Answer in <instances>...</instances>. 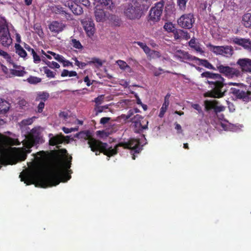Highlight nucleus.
I'll return each mask as SVG.
<instances>
[{
  "instance_id": "6",
  "label": "nucleus",
  "mask_w": 251,
  "mask_h": 251,
  "mask_svg": "<svg viewBox=\"0 0 251 251\" xmlns=\"http://www.w3.org/2000/svg\"><path fill=\"white\" fill-rule=\"evenodd\" d=\"M123 11L126 18L132 20L139 19L143 13L141 4L137 1L125 4Z\"/></svg>"
},
{
  "instance_id": "64",
  "label": "nucleus",
  "mask_w": 251,
  "mask_h": 251,
  "mask_svg": "<svg viewBox=\"0 0 251 251\" xmlns=\"http://www.w3.org/2000/svg\"><path fill=\"white\" fill-rule=\"evenodd\" d=\"M175 128L177 130V133H181L182 132V130L181 129V126L177 124V123H176L175 124Z\"/></svg>"
},
{
  "instance_id": "26",
  "label": "nucleus",
  "mask_w": 251,
  "mask_h": 251,
  "mask_svg": "<svg viewBox=\"0 0 251 251\" xmlns=\"http://www.w3.org/2000/svg\"><path fill=\"white\" fill-rule=\"evenodd\" d=\"M64 138L62 134L55 135L50 138L49 144L53 146L62 144L64 141Z\"/></svg>"
},
{
  "instance_id": "53",
  "label": "nucleus",
  "mask_w": 251,
  "mask_h": 251,
  "mask_svg": "<svg viewBox=\"0 0 251 251\" xmlns=\"http://www.w3.org/2000/svg\"><path fill=\"white\" fill-rule=\"evenodd\" d=\"M31 54L33 56V61L35 63H39L41 61L40 57L37 54L35 50L32 51Z\"/></svg>"
},
{
  "instance_id": "40",
  "label": "nucleus",
  "mask_w": 251,
  "mask_h": 251,
  "mask_svg": "<svg viewBox=\"0 0 251 251\" xmlns=\"http://www.w3.org/2000/svg\"><path fill=\"white\" fill-rule=\"evenodd\" d=\"M61 76L62 77H65L67 76L70 77L77 76V74L75 71H69L68 70L64 69L61 74Z\"/></svg>"
},
{
  "instance_id": "31",
  "label": "nucleus",
  "mask_w": 251,
  "mask_h": 251,
  "mask_svg": "<svg viewBox=\"0 0 251 251\" xmlns=\"http://www.w3.org/2000/svg\"><path fill=\"white\" fill-rule=\"evenodd\" d=\"M9 108V103L4 100L0 98V114H4Z\"/></svg>"
},
{
  "instance_id": "54",
  "label": "nucleus",
  "mask_w": 251,
  "mask_h": 251,
  "mask_svg": "<svg viewBox=\"0 0 251 251\" xmlns=\"http://www.w3.org/2000/svg\"><path fill=\"white\" fill-rule=\"evenodd\" d=\"M104 98V95H100L98 97L96 98L94 101L96 103V104L100 105L103 101Z\"/></svg>"
},
{
  "instance_id": "63",
  "label": "nucleus",
  "mask_w": 251,
  "mask_h": 251,
  "mask_svg": "<svg viewBox=\"0 0 251 251\" xmlns=\"http://www.w3.org/2000/svg\"><path fill=\"white\" fill-rule=\"evenodd\" d=\"M192 107L197 110L199 113L202 112L201 107L198 104H194L192 105Z\"/></svg>"
},
{
  "instance_id": "56",
  "label": "nucleus",
  "mask_w": 251,
  "mask_h": 251,
  "mask_svg": "<svg viewBox=\"0 0 251 251\" xmlns=\"http://www.w3.org/2000/svg\"><path fill=\"white\" fill-rule=\"evenodd\" d=\"M78 129V127H71V128H67L66 127H62V130L66 134L71 133L73 131H77Z\"/></svg>"
},
{
  "instance_id": "46",
  "label": "nucleus",
  "mask_w": 251,
  "mask_h": 251,
  "mask_svg": "<svg viewBox=\"0 0 251 251\" xmlns=\"http://www.w3.org/2000/svg\"><path fill=\"white\" fill-rule=\"evenodd\" d=\"M71 44L75 49L80 50L83 48V46L81 44L80 42L75 39H73L71 40Z\"/></svg>"
},
{
  "instance_id": "8",
  "label": "nucleus",
  "mask_w": 251,
  "mask_h": 251,
  "mask_svg": "<svg viewBox=\"0 0 251 251\" xmlns=\"http://www.w3.org/2000/svg\"><path fill=\"white\" fill-rule=\"evenodd\" d=\"M0 43L4 47L9 46L12 43L8 24L3 17H0Z\"/></svg>"
},
{
  "instance_id": "1",
  "label": "nucleus",
  "mask_w": 251,
  "mask_h": 251,
  "mask_svg": "<svg viewBox=\"0 0 251 251\" xmlns=\"http://www.w3.org/2000/svg\"><path fill=\"white\" fill-rule=\"evenodd\" d=\"M34 156L35 171H23L20 175L21 181H24L27 185L33 183L36 176L43 172L46 165L52 159L53 153L48 151H40L36 154H33Z\"/></svg>"
},
{
  "instance_id": "14",
  "label": "nucleus",
  "mask_w": 251,
  "mask_h": 251,
  "mask_svg": "<svg viewBox=\"0 0 251 251\" xmlns=\"http://www.w3.org/2000/svg\"><path fill=\"white\" fill-rule=\"evenodd\" d=\"M201 77H205L207 78V80L205 83L208 84L209 86H211L212 84L210 82H213L215 84L218 82L225 81V79L220 74L213 73L209 71H206L201 75Z\"/></svg>"
},
{
  "instance_id": "25",
  "label": "nucleus",
  "mask_w": 251,
  "mask_h": 251,
  "mask_svg": "<svg viewBox=\"0 0 251 251\" xmlns=\"http://www.w3.org/2000/svg\"><path fill=\"white\" fill-rule=\"evenodd\" d=\"M68 6L75 15H80L83 12L82 7L76 2H71V5L68 3Z\"/></svg>"
},
{
  "instance_id": "28",
  "label": "nucleus",
  "mask_w": 251,
  "mask_h": 251,
  "mask_svg": "<svg viewBox=\"0 0 251 251\" xmlns=\"http://www.w3.org/2000/svg\"><path fill=\"white\" fill-rule=\"evenodd\" d=\"M233 48L231 46H223L221 55L229 57L233 54Z\"/></svg>"
},
{
  "instance_id": "48",
  "label": "nucleus",
  "mask_w": 251,
  "mask_h": 251,
  "mask_svg": "<svg viewBox=\"0 0 251 251\" xmlns=\"http://www.w3.org/2000/svg\"><path fill=\"white\" fill-rule=\"evenodd\" d=\"M179 34L180 35L181 39H183L187 40L190 38V36L187 31L179 29Z\"/></svg>"
},
{
  "instance_id": "36",
  "label": "nucleus",
  "mask_w": 251,
  "mask_h": 251,
  "mask_svg": "<svg viewBox=\"0 0 251 251\" xmlns=\"http://www.w3.org/2000/svg\"><path fill=\"white\" fill-rule=\"evenodd\" d=\"M196 60H199L200 64L202 66H204V67L209 69H211L213 70H216V68H215L206 59H200L198 57H197Z\"/></svg>"
},
{
  "instance_id": "15",
  "label": "nucleus",
  "mask_w": 251,
  "mask_h": 251,
  "mask_svg": "<svg viewBox=\"0 0 251 251\" xmlns=\"http://www.w3.org/2000/svg\"><path fill=\"white\" fill-rule=\"evenodd\" d=\"M231 93L238 99L242 100L244 101H251V91H245L235 88H231Z\"/></svg>"
},
{
  "instance_id": "55",
  "label": "nucleus",
  "mask_w": 251,
  "mask_h": 251,
  "mask_svg": "<svg viewBox=\"0 0 251 251\" xmlns=\"http://www.w3.org/2000/svg\"><path fill=\"white\" fill-rule=\"evenodd\" d=\"M104 110V107H102L101 106H100L98 104H95L94 107V110L96 112L95 115L97 116L99 113L103 112Z\"/></svg>"
},
{
  "instance_id": "19",
  "label": "nucleus",
  "mask_w": 251,
  "mask_h": 251,
  "mask_svg": "<svg viewBox=\"0 0 251 251\" xmlns=\"http://www.w3.org/2000/svg\"><path fill=\"white\" fill-rule=\"evenodd\" d=\"M0 55L3 56L8 63V66L11 71V73L12 75H16V64L14 61L12 60L11 58L9 55L4 51L0 49Z\"/></svg>"
},
{
  "instance_id": "20",
  "label": "nucleus",
  "mask_w": 251,
  "mask_h": 251,
  "mask_svg": "<svg viewBox=\"0 0 251 251\" xmlns=\"http://www.w3.org/2000/svg\"><path fill=\"white\" fill-rule=\"evenodd\" d=\"M65 26L66 25L64 24L54 21L50 24L49 28L52 32L58 33L62 32Z\"/></svg>"
},
{
  "instance_id": "38",
  "label": "nucleus",
  "mask_w": 251,
  "mask_h": 251,
  "mask_svg": "<svg viewBox=\"0 0 251 251\" xmlns=\"http://www.w3.org/2000/svg\"><path fill=\"white\" fill-rule=\"evenodd\" d=\"M89 65L94 64L97 68L101 67L103 64L102 61L96 57L92 58L91 61H88Z\"/></svg>"
},
{
  "instance_id": "2",
  "label": "nucleus",
  "mask_w": 251,
  "mask_h": 251,
  "mask_svg": "<svg viewBox=\"0 0 251 251\" xmlns=\"http://www.w3.org/2000/svg\"><path fill=\"white\" fill-rule=\"evenodd\" d=\"M71 176L60 168H55L44 172L37 179V184L42 188L56 186L61 182H66Z\"/></svg>"
},
{
  "instance_id": "9",
  "label": "nucleus",
  "mask_w": 251,
  "mask_h": 251,
  "mask_svg": "<svg viewBox=\"0 0 251 251\" xmlns=\"http://www.w3.org/2000/svg\"><path fill=\"white\" fill-rule=\"evenodd\" d=\"M131 121L133 124L134 130L135 133H140L143 130L148 128V120L144 119L140 115L137 114L131 119Z\"/></svg>"
},
{
  "instance_id": "43",
  "label": "nucleus",
  "mask_w": 251,
  "mask_h": 251,
  "mask_svg": "<svg viewBox=\"0 0 251 251\" xmlns=\"http://www.w3.org/2000/svg\"><path fill=\"white\" fill-rule=\"evenodd\" d=\"M17 53L21 57L25 58L26 56L27 53L25 50L19 44H17Z\"/></svg>"
},
{
  "instance_id": "3",
  "label": "nucleus",
  "mask_w": 251,
  "mask_h": 251,
  "mask_svg": "<svg viewBox=\"0 0 251 251\" xmlns=\"http://www.w3.org/2000/svg\"><path fill=\"white\" fill-rule=\"evenodd\" d=\"M15 140L0 134V163L3 165L16 164Z\"/></svg>"
},
{
  "instance_id": "52",
  "label": "nucleus",
  "mask_w": 251,
  "mask_h": 251,
  "mask_svg": "<svg viewBox=\"0 0 251 251\" xmlns=\"http://www.w3.org/2000/svg\"><path fill=\"white\" fill-rule=\"evenodd\" d=\"M73 2L79 3L86 7L90 5V2L89 0H72Z\"/></svg>"
},
{
  "instance_id": "41",
  "label": "nucleus",
  "mask_w": 251,
  "mask_h": 251,
  "mask_svg": "<svg viewBox=\"0 0 251 251\" xmlns=\"http://www.w3.org/2000/svg\"><path fill=\"white\" fill-rule=\"evenodd\" d=\"M18 104L20 108L24 110L28 109L29 104L28 102L24 99L20 98L18 100Z\"/></svg>"
},
{
  "instance_id": "32",
  "label": "nucleus",
  "mask_w": 251,
  "mask_h": 251,
  "mask_svg": "<svg viewBox=\"0 0 251 251\" xmlns=\"http://www.w3.org/2000/svg\"><path fill=\"white\" fill-rule=\"evenodd\" d=\"M74 137L78 139H83L85 140L89 139V140L92 138L90 137V132L88 130L82 131L77 133L74 135Z\"/></svg>"
},
{
  "instance_id": "16",
  "label": "nucleus",
  "mask_w": 251,
  "mask_h": 251,
  "mask_svg": "<svg viewBox=\"0 0 251 251\" xmlns=\"http://www.w3.org/2000/svg\"><path fill=\"white\" fill-rule=\"evenodd\" d=\"M205 109L208 111L214 109L215 113L220 112L225 110V107L222 105H218V102L216 100L204 101Z\"/></svg>"
},
{
  "instance_id": "45",
  "label": "nucleus",
  "mask_w": 251,
  "mask_h": 251,
  "mask_svg": "<svg viewBox=\"0 0 251 251\" xmlns=\"http://www.w3.org/2000/svg\"><path fill=\"white\" fill-rule=\"evenodd\" d=\"M43 68L44 69L45 74H46V75L48 77L54 78L55 77L56 74L55 73L49 69L46 66L43 67Z\"/></svg>"
},
{
  "instance_id": "30",
  "label": "nucleus",
  "mask_w": 251,
  "mask_h": 251,
  "mask_svg": "<svg viewBox=\"0 0 251 251\" xmlns=\"http://www.w3.org/2000/svg\"><path fill=\"white\" fill-rule=\"evenodd\" d=\"M36 118V117L33 116L31 118L24 119L19 123V125L21 129H22L24 127H25V128L26 129V126L31 125Z\"/></svg>"
},
{
  "instance_id": "51",
  "label": "nucleus",
  "mask_w": 251,
  "mask_h": 251,
  "mask_svg": "<svg viewBox=\"0 0 251 251\" xmlns=\"http://www.w3.org/2000/svg\"><path fill=\"white\" fill-rule=\"evenodd\" d=\"M46 64L48 65V67L51 69L54 68H59L60 67V65L58 63L54 61H47L46 62Z\"/></svg>"
},
{
  "instance_id": "37",
  "label": "nucleus",
  "mask_w": 251,
  "mask_h": 251,
  "mask_svg": "<svg viewBox=\"0 0 251 251\" xmlns=\"http://www.w3.org/2000/svg\"><path fill=\"white\" fill-rule=\"evenodd\" d=\"M116 63L121 70H127L129 72H131V69L130 67L128 65L125 61L122 60H118L117 61Z\"/></svg>"
},
{
  "instance_id": "7",
  "label": "nucleus",
  "mask_w": 251,
  "mask_h": 251,
  "mask_svg": "<svg viewBox=\"0 0 251 251\" xmlns=\"http://www.w3.org/2000/svg\"><path fill=\"white\" fill-rule=\"evenodd\" d=\"M224 82L225 81L221 80L216 84L210 82L212 84L211 86H209L210 90L204 93V97L218 99L224 97L227 92L226 84Z\"/></svg>"
},
{
  "instance_id": "11",
  "label": "nucleus",
  "mask_w": 251,
  "mask_h": 251,
  "mask_svg": "<svg viewBox=\"0 0 251 251\" xmlns=\"http://www.w3.org/2000/svg\"><path fill=\"white\" fill-rule=\"evenodd\" d=\"M122 147L125 149H130L134 153H139L141 150L140 143L138 139H130L127 142H120L115 146L114 149Z\"/></svg>"
},
{
  "instance_id": "23",
  "label": "nucleus",
  "mask_w": 251,
  "mask_h": 251,
  "mask_svg": "<svg viewBox=\"0 0 251 251\" xmlns=\"http://www.w3.org/2000/svg\"><path fill=\"white\" fill-rule=\"evenodd\" d=\"M84 28L85 32L89 37L93 36L95 31V25L93 22L87 21L84 24Z\"/></svg>"
},
{
  "instance_id": "39",
  "label": "nucleus",
  "mask_w": 251,
  "mask_h": 251,
  "mask_svg": "<svg viewBox=\"0 0 251 251\" xmlns=\"http://www.w3.org/2000/svg\"><path fill=\"white\" fill-rule=\"evenodd\" d=\"M169 105V102H168L167 100L164 101V102L163 103L162 106L160 110V112L159 114V117L160 118H162L164 116L165 112H166V111L168 109Z\"/></svg>"
},
{
  "instance_id": "58",
  "label": "nucleus",
  "mask_w": 251,
  "mask_h": 251,
  "mask_svg": "<svg viewBox=\"0 0 251 251\" xmlns=\"http://www.w3.org/2000/svg\"><path fill=\"white\" fill-rule=\"evenodd\" d=\"M45 107V102L40 101L37 106V112L38 113H42Z\"/></svg>"
},
{
  "instance_id": "10",
  "label": "nucleus",
  "mask_w": 251,
  "mask_h": 251,
  "mask_svg": "<svg viewBox=\"0 0 251 251\" xmlns=\"http://www.w3.org/2000/svg\"><path fill=\"white\" fill-rule=\"evenodd\" d=\"M216 70L228 78L239 77L241 75V72L238 69L224 65L221 63L216 64Z\"/></svg>"
},
{
  "instance_id": "42",
  "label": "nucleus",
  "mask_w": 251,
  "mask_h": 251,
  "mask_svg": "<svg viewBox=\"0 0 251 251\" xmlns=\"http://www.w3.org/2000/svg\"><path fill=\"white\" fill-rule=\"evenodd\" d=\"M41 78L37 76L30 75L26 79V81L30 84H36L41 82Z\"/></svg>"
},
{
  "instance_id": "57",
  "label": "nucleus",
  "mask_w": 251,
  "mask_h": 251,
  "mask_svg": "<svg viewBox=\"0 0 251 251\" xmlns=\"http://www.w3.org/2000/svg\"><path fill=\"white\" fill-rule=\"evenodd\" d=\"M72 157L70 156L68 159H67L64 163V166L66 170H67L70 168L71 165Z\"/></svg>"
},
{
  "instance_id": "13",
  "label": "nucleus",
  "mask_w": 251,
  "mask_h": 251,
  "mask_svg": "<svg viewBox=\"0 0 251 251\" xmlns=\"http://www.w3.org/2000/svg\"><path fill=\"white\" fill-rule=\"evenodd\" d=\"M194 22V15L191 13L183 14L177 20L178 25L186 29H191Z\"/></svg>"
},
{
  "instance_id": "44",
  "label": "nucleus",
  "mask_w": 251,
  "mask_h": 251,
  "mask_svg": "<svg viewBox=\"0 0 251 251\" xmlns=\"http://www.w3.org/2000/svg\"><path fill=\"white\" fill-rule=\"evenodd\" d=\"M136 43L140 48L143 50L144 51L146 54H149L150 53L151 49L149 47L147 46L145 43L141 42H137Z\"/></svg>"
},
{
  "instance_id": "17",
  "label": "nucleus",
  "mask_w": 251,
  "mask_h": 251,
  "mask_svg": "<svg viewBox=\"0 0 251 251\" xmlns=\"http://www.w3.org/2000/svg\"><path fill=\"white\" fill-rule=\"evenodd\" d=\"M242 72L251 73V59L249 58H240L237 62Z\"/></svg>"
},
{
  "instance_id": "33",
  "label": "nucleus",
  "mask_w": 251,
  "mask_h": 251,
  "mask_svg": "<svg viewBox=\"0 0 251 251\" xmlns=\"http://www.w3.org/2000/svg\"><path fill=\"white\" fill-rule=\"evenodd\" d=\"M98 1L106 9L111 10L114 7V4L112 0H98Z\"/></svg>"
},
{
  "instance_id": "35",
  "label": "nucleus",
  "mask_w": 251,
  "mask_h": 251,
  "mask_svg": "<svg viewBox=\"0 0 251 251\" xmlns=\"http://www.w3.org/2000/svg\"><path fill=\"white\" fill-rule=\"evenodd\" d=\"M206 46L211 51L217 55H221L222 48H223V46H214L210 43L207 44Z\"/></svg>"
},
{
  "instance_id": "4",
  "label": "nucleus",
  "mask_w": 251,
  "mask_h": 251,
  "mask_svg": "<svg viewBox=\"0 0 251 251\" xmlns=\"http://www.w3.org/2000/svg\"><path fill=\"white\" fill-rule=\"evenodd\" d=\"M28 139L23 141V148H17V162L25 160L27 156V154L31 152L30 148L34 144L39 142L40 139L39 132L36 128H33L26 136Z\"/></svg>"
},
{
  "instance_id": "27",
  "label": "nucleus",
  "mask_w": 251,
  "mask_h": 251,
  "mask_svg": "<svg viewBox=\"0 0 251 251\" xmlns=\"http://www.w3.org/2000/svg\"><path fill=\"white\" fill-rule=\"evenodd\" d=\"M189 46L196 51L202 54L204 52V50L201 48L200 43L197 42L195 38H192L189 42Z\"/></svg>"
},
{
  "instance_id": "24",
  "label": "nucleus",
  "mask_w": 251,
  "mask_h": 251,
  "mask_svg": "<svg viewBox=\"0 0 251 251\" xmlns=\"http://www.w3.org/2000/svg\"><path fill=\"white\" fill-rule=\"evenodd\" d=\"M95 16L97 22H102L106 20V15L104 11L97 7L95 10Z\"/></svg>"
},
{
  "instance_id": "61",
  "label": "nucleus",
  "mask_w": 251,
  "mask_h": 251,
  "mask_svg": "<svg viewBox=\"0 0 251 251\" xmlns=\"http://www.w3.org/2000/svg\"><path fill=\"white\" fill-rule=\"evenodd\" d=\"M110 120L109 117H102L100 119V123L102 125H105Z\"/></svg>"
},
{
  "instance_id": "49",
  "label": "nucleus",
  "mask_w": 251,
  "mask_h": 251,
  "mask_svg": "<svg viewBox=\"0 0 251 251\" xmlns=\"http://www.w3.org/2000/svg\"><path fill=\"white\" fill-rule=\"evenodd\" d=\"M24 70V68L17 65V76H23L26 74L27 72Z\"/></svg>"
},
{
  "instance_id": "50",
  "label": "nucleus",
  "mask_w": 251,
  "mask_h": 251,
  "mask_svg": "<svg viewBox=\"0 0 251 251\" xmlns=\"http://www.w3.org/2000/svg\"><path fill=\"white\" fill-rule=\"evenodd\" d=\"M164 28L166 31L170 32H173L175 30V27L172 23H165Z\"/></svg>"
},
{
  "instance_id": "5",
  "label": "nucleus",
  "mask_w": 251,
  "mask_h": 251,
  "mask_svg": "<svg viewBox=\"0 0 251 251\" xmlns=\"http://www.w3.org/2000/svg\"><path fill=\"white\" fill-rule=\"evenodd\" d=\"M88 144L91 150L96 152V155H99L100 152L103 153L104 155L110 157L116 154L118 151L116 149H112L111 147H108V144L103 143L101 141L96 140L95 138H91L88 141Z\"/></svg>"
},
{
  "instance_id": "12",
  "label": "nucleus",
  "mask_w": 251,
  "mask_h": 251,
  "mask_svg": "<svg viewBox=\"0 0 251 251\" xmlns=\"http://www.w3.org/2000/svg\"><path fill=\"white\" fill-rule=\"evenodd\" d=\"M164 5V1H160L156 3L155 6L151 8L150 11L149 21L155 23L160 20Z\"/></svg>"
},
{
  "instance_id": "59",
  "label": "nucleus",
  "mask_w": 251,
  "mask_h": 251,
  "mask_svg": "<svg viewBox=\"0 0 251 251\" xmlns=\"http://www.w3.org/2000/svg\"><path fill=\"white\" fill-rule=\"evenodd\" d=\"M174 38L175 39H180V35L179 34V29H176L173 32Z\"/></svg>"
},
{
  "instance_id": "21",
  "label": "nucleus",
  "mask_w": 251,
  "mask_h": 251,
  "mask_svg": "<svg viewBox=\"0 0 251 251\" xmlns=\"http://www.w3.org/2000/svg\"><path fill=\"white\" fill-rule=\"evenodd\" d=\"M52 11L57 14H61L64 15L65 18L67 20H71L72 19V15L71 14L67 12L64 8L62 7L61 5H56L52 6Z\"/></svg>"
},
{
  "instance_id": "47",
  "label": "nucleus",
  "mask_w": 251,
  "mask_h": 251,
  "mask_svg": "<svg viewBox=\"0 0 251 251\" xmlns=\"http://www.w3.org/2000/svg\"><path fill=\"white\" fill-rule=\"evenodd\" d=\"M188 0H177V4L179 9L181 10H184L186 9V3Z\"/></svg>"
},
{
  "instance_id": "22",
  "label": "nucleus",
  "mask_w": 251,
  "mask_h": 251,
  "mask_svg": "<svg viewBox=\"0 0 251 251\" xmlns=\"http://www.w3.org/2000/svg\"><path fill=\"white\" fill-rule=\"evenodd\" d=\"M233 41L235 44L251 51V41L249 39L236 37L233 39Z\"/></svg>"
},
{
  "instance_id": "34",
  "label": "nucleus",
  "mask_w": 251,
  "mask_h": 251,
  "mask_svg": "<svg viewBox=\"0 0 251 251\" xmlns=\"http://www.w3.org/2000/svg\"><path fill=\"white\" fill-rule=\"evenodd\" d=\"M49 94L46 92H40L37 93V97L35 99V101H38L41 100V101L45 102L49 98Z\"/></svg>"
},
{
  "instance_id": "18",
  "label": "nucleus",
  "mask_w": 251,
  "mask_h": 251,
  "mask_svg": "<svg viewBox=\"0 0 251 251\" xmlns=\"http://www.w3.org/2000/svg\"><path fill=\"white\" fill-rule=\"evenodd\" d=\"M175 57L180 61L184 62L185 60H196L197 57L190 55L188 52L178 50L175 54Z\"/></svg>"
},
{
  "instance_id": "62",
  "label": "nucleus",
  "mask_w": 251,
  "mask_h": 251,
  "mask_svg": "<svg viewBox=\"0 0 251 251\" xmlns=\"http://www.w3.org/2000/svg\"><path fill=\"white\" fill-rule=\"evenodd\" d=\"M54 55H55V57L54 58L58 62L62 63V62L63 61L64 57L62 55H61L58 54Z\"/></svg>"
},
{
  "instance_id": "60",
  "label": "nucleus",
  "mask_w": 251,
  "mask_h": 251,
  "mask_svg": "<svg viewBox=\"0 0 251 251\" xmlns=\"http://www.w3.org/2000/svg\"><path fill=\"white\" fill-rule=\"evenodd\" d=\"M63 63V66L64 67H68V66H71L72 67H73V63L71 62H70L69 60H65V58H64L63 61L62 62Z\"/></svg>"
},
{
  "instance_id": "29",
  "label": "nucleus",
  "mask_w": 251,
  "mask_h": 251,
  "mask_svg": "<svg viewBox=\"0 0 251 251\" xmlns=\"http://www.w3.org/2000/svg\"><path fill=\"white\" fill-rule=\"evenodd\" d=\"M242 23L245 27L251 29V13H246L243 16Z\"/></svg>"
}]
</instances>
